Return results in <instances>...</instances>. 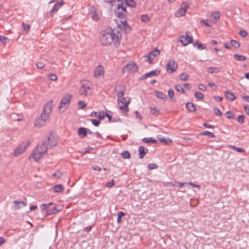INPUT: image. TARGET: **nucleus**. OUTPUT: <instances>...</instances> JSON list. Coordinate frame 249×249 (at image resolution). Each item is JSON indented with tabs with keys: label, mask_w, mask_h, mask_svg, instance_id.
<instances>
[{
	"label": "nucleus",
	"mask_w": 249,
	"mask_h": 249,
	"mask_svg": "<svg viewBox=\"0 0 249 249\" xmlns=\"http://www.w3.org/2000/svg\"><path fill=\"white\" fill-rule=\"evenodd\" d=\"M53 202L47 204H42L40 206V208L42 211L45 212V214L49 215L53 214L59 212L61 210H56V206H53Z\"/></svg>",
	"instance_id": "20e7f679"
},
{
	"label": "nucleus",
	"mask_w": 249,
	"mask_h": 249,
	"mask_svg": "<svg viewBox=\"0 0 249 249\" xmlns=\"http://www.w3.org/2000/svg\"><path fill=\"white\" fill-rule=\"evenodd\" d=\"M105 113H106V112H102V114L100 113L99 115H98V117L100 120H103L106 117Z\"/></svg>",
	"instance_id": "e2e57ef3"
},
{
	"label": "nucleus",
	"mask_w": 249,
	"mask_h": 249,
	"mask_svg": "<svg viewBox=\"0 0 249 249\" xmlns=\"http://www.w3.org/2000/svg\"><path fill=\"white\" fill-rule=\"evenodd\" d=\"M226 114L227 115V118L229 119H233L235 118L234 115L230 111H227Z\"/></svg>",
	"instance_id": "de8ad7c7"
},
{
	"label": "nucleus",
	"mask_w": 249,
	"mask_h": 249,
	"mask_svg": "<svg viewBox=\"0 0 249 249\" xmlns=\"http://www.w3.org/2000/svg\"><path fill=\"white\" fill-rule=\"evenodd\" d=\"M36 66L37 68H38L39 69H42L44 68L45 64H44V63H43L42 62H38L37 63H36Z\"/></svg>",
	"instance_id": "5fc2aeb1"
},
{
	"label": "nucleus",
	"mask_w": 249,
	"mask_h": 249,
	"mask_svg": "<svg viewBox=\"0 0 249 249\" xmlns=\"http://www.w3.org/2000/svg\"><path fill=\"white\" fill-rule=\"evenodd\" d=\"M198 88L201 90L206 91L207 89V87L203 85V84H200L198 86Z\"/></svg>",
	"instance_id": "13d9d810"
},
{
	"label": "nucleus",
	"mask_w": 249,
	"mask_h": 249,
	"mask_svg": "<svg viewBox=\"0 0 249 249\" xmlns=\"http://www.w3.org/2000/svg\"><path fill=\"white\" fill-rule=\"evenodd\" d=\"M125 2V4L128 6H131L132 7H134L135 6L136 3L134 0H124Z\"/></svg>",
	"instance_id": "f704fd0d"
},
{
	"label": "nucleus",
	"mask_w": 249,
	"mask_h": 249,
	"mask_svg": "<svg viewBox=\"0 0 249 249\" xmlns=\"http://www.w3.org/2000/svg\"><path fill=\"white\" fill-rule=\"evenodd\" d=\"M195 97L199 100H202L204 98V95L202 93L200 92L196 91L195 92Z\"/></svg>",
	"instance_id": "58836bf2"
},
{
	"label": "nucleus",
	"mask_w": 249,
	"mask_h": 249,
	"mask_svg": "<svg viewBox=\"0 0 249 249\" xmlns=\"http://www.w3.org/2000/svg\"><path fill=\"white\" fill-rule=\"evenodd\" d=\"M190 34V32L187 31L185 33V36H181L179 37V41L182 43L183 46H185L190 43H193V37L191 36H189Z\"/></svg>",
	"instance_id": "6e6552de"
},
{
	"label": "nucleus",
	"mask_w": 249,
	"mask_h": 249,
	"mask_svg": "<svg viewBox=\"0 0 249 249\" xmlns=\"http://www.w3.org/2000/svg\"><path fill=\"white\" fill-rule=\"evenodd\" d=\"M89 120L90 121H91L92 124H93V125H94L95 126H99V125L100 124V121H99V120H97L95 119H89Z\"/></svg>",
	"instance_id": "37998d69"
},
{
	"label": "nucleus",
	"mask_w": 249,
	"mask_h": 249,
	"mask_svg": "<svg viewBox=\"0 0 249 249\" xmlns=\"http://www.w3.org/2000/svg\"><path fill=\"white\" fill-rule=\"evenodd\" d=\"M186 108L190 112H194L196 111L195 105L192 102H188L185 105Z\"/></svg>",
	"instance_id": "b1692460"
},
{
	"label": "nucleus",
	"mask_w": 249,
	"mask_h": 249,
	"mask_svg": "<svg viewBox=\"0 0 249 249\" xmlns=\"http://www.w3.org/2000/svg\"><path fill=\"white\" fill-rule=\"evenodd\" d=\"M207 71L210 73H218L220 71V68L218 67H209Z\"/></svg>",
	"instance_id": "bb28decb"
},
{
	"label": "nucleus",
	"mask_w": 249,
	"mask_h": 249,
	"mask_svg": "<svg viewBox=\"0 0 249 249\" xmlns=\"http://www.w3.org/2000/svg\"><path fill=\"white\" fill-rule=\"evenodd\" d=\"M92 226H89L84 228V231L87 232H89L92 229Z\"/></svg>",
	"instance_id": "69168bd1"
},
{
	"label": "nucleus",
	"mask_w": 249,
	"mask_h": 249,
	"mask_svg": "<svg viewBox=\"0 0 249 249\" xmlns=\"http://www.w3.org/2000/svg\"><path fill=\"white\" fill-rule=\"evenodd\" d=\"M148 168L150 170L156 169L158 168V166L155 163H151L148 164Z\"/></svg>",
	"instance_id": "49530a36"
},
{
	"label": "nucleus",
	"mask_w": 249,
	"mask_h": 249,
	"mask_svg": "<svg viewBox=\"0 0 249 249\" xmlns=\"http://www.w3.org/2000/svg\"><path fill=\"white\" fill-rule=\"evenodd\" d=\"M158 140L160 142H162V143H167V140L166 139H165L164 138H158Z\"/></svg>",
	"instance_id": "338daca9"
},
{
	"label": "nucleus",
	"mask_w": 249,
	"mask_h": 249,
	"mask_svg": "<svg viewBox=\"0 0 249 249\" xmlns=\"http://www.w3.org/2000/svg\"><path fill=\"white\" fill-rule=\"evenodd\" d=\"M138 69V66L134 62H130L124 66L122 70L123 72H135Z\"/></svg>",
	"instance_id": "0eeeda50"
},
{
	"label": "nucleus",
	"mask_w": 249,
	"mask_h": 249,
	"mask_svg": "<svg viewBox=\"0 0 249 249\" xmlns=\"http://www.w3.org/2000/svg\"><path fill=\"white\" fill-rule=\"evenodd\" d=\"M175 88L176 89L178 92H180L182 93H184L185 92V91L184 89H183L182 87L179 85H176Z\"/></svg>",
	"instance_id": "a19ab883"
},
{
	"label": "nucleus",
	"mask_w": 249,
	"mask_h": 249,
	"mask_svg": "<svg viewBox=\"0 0 249 249\" xmlns=\"http://www.w3.org/2000/svg\"><path fill=\"white\" fill-rule=\"evenodd\" d=\"M87 106V104L82 101H79L78 102V107L79 109H83Z\"/></svg>",
	"instance_id": "c03bdc74"
},
{
	"label": "nucleus",
	"mask_w": 249,
	"mask_h": 249,
	"mask_svg": "<svg viewBox=\"0 0 249 249\" xmlns=\"http://www.w3.org/2000/svg\"><path fill=\"white\" fill-rule=\"evenodd\" d=\"M48 118L49 117L41 113L40 116L36 120L34 124L35 126L37 127L42 126L45 124V122Z\"/></svg>",
	"instance_id": "1a4fd4ad"
},
{
	"label": "nucleus",
	"mask_w": 249,
	"mask_h": 249,
	"mask_svg": "<svg viewBox=\"0 0 249 249\" xmlns=\"http://www.w3.org/2000/svg\"><path fill=\"white\" fill-rule=\"evenodd\" d=\"M159 113V111H158L156 107H151L150 108V113L154 115L158 114Z\"/></svg>",
	"instance_id": "864d4df0"
},
{
	"label": "nucleus",
	"mask_w": 249,
	"mask_h": 249,
	"mask_svg": "<svg viewBox=\"0 0 249 249\" xmlns=\"http://www.w3.org/2000/svg\"><path fill=\"white\" fill-rule=\"evenodd\" d=\"M104 74V68L103 66H98L95 70L94 75L97 77Z\"/></svg>",
	"instance_id": "f3484780"
},
{
	"label": "nucleus",
	"mask_w": 249,
	"mask_h": 249,
	"mask_svg": "<svg viewBox=\"0 0 249 249\" xmlns=\"http://www.w3.org/2000/svg\"><path fill=\"white\" fill-rule=\"evenodd\" d=\"M57 144V142L53 135H51L38 144L34 150L31 157L36 161H38L45 155L49 148H52Z\"/></svg>",
	"instance_id": "f257e3e1"
},
{
	"label": "nucleus",
	"mask_w": 249,
	"mask_h": 249,
	"mask_svg": "<svg viewBox=\"0 0 249 249\" xmlns=\"http://www.w3.org/2000/svg\"><path fill=\"white\" fill-rule=\"evenodd\" d=\"M155 93L157 98L164 100H166L167 99L166 95L161 91H155Z\"/></svg>",
	"instance_id": "a878e982"
},
{
	"label": "nucleus",
	"mask_w": 249,
	"mask_h": 249,
	"mask_svg": "<svg viewBox=\"0 0 249 249\" xmlns=\"http://www.w3.org/2000/svg\"><path fill=\"white\" fill-rule=\"evenodd\" d=\"M87 128L81 127L78 129L77 133L80 138H83L87 136Z\"/></svg>",
	"instance_id": "aec40b11"
},
{
	"label": "nucleus",
	"mask_w": 249,
	"mask_h": 249,
	"mask_svg": "<svg viewBox=\"0 0 249 249\" xmlns=\"http://www.w3.org/2000/svg\"><path fill=\"white\" fill-rule=\"evenodd\" d=\"M160 53V51L157 49L155 48L152 51L150 52L147 55L145 56L147 58L149 63H151L155 57L159 55Z\"/></svg>",
	"instance_id": "ddd939ff"
},
{
	"label": "nucleus",
	"mask_w": 249,
	"mask_h": 249,
	"mask_svg": "<svg viewBox=\"0 0 249 249\" xmlns=\"http://www.w3.org/2000/svg\"><path fill=\"white\" fill-rule=\"evenodd\" d=\"M142 141L145 143L152 142V143H156L157 142L156 140L150 138H144L142 139Z\"/></svg>",
	"instance_id": "2f4dec72"
},
{
	"label": "nucleus",
	"mask_w": 249,
	"mask_h": 249,
	"mask_svg": "<svg viewBox=\"0 0 249 249\" xmlns=\"http://www.w3.org/2000/svg\"><path fill=\"white\" fill-rule=\"evenodd\" d=\"M168 94L170 98L173 99L175 94H174V92L172 89H169V90L168 91Z\"/></svg>",
	"instance_id": "4d7b16f0"
},
{
	"label": "nucleus",
	"mask_w": 249,
	"mask_h": 249,
	"mask_svg": "<svg viewBox=\"0 0 249 249\" xmlns=\"http://www.w3.org/2000/svg\"><path fill=\"white\" fill-rule=\"evenodd\" d=\"M117 8L115 11L116 16L119 18H126L127 10L126 7L124 5L122 0H118Z\"/></svg>",
	"instance_id": "39448f33"
},
{
	"label": "nucleus",
	"mask_w": 249,
	"mask_h": 249,
	"mask_svg": "<svg viewBox=\"0 0 249 249\" xmlns=\"http://www.w3.org/2000/svg\"><path fill=\"white\" fill-rule=\"evenodd\" d=\"M233 57L237 61H245L247 59L245 56L238 54H234Z\"/></svg>",
	"instance_id": "c85d7f7f"
},
{
	"label": "nucleus",
	"mask_w": 249,
	"mask_h": 249,
	"mask_svg": "<svg viewBox=\"0 0 249 249\" xmlns=\"http://www.w3.org/2000/svg\"><path fill=\"white\" fill-rule=\"evenodd\" d=\"M72 99V95L71 94H67L65 95L61 100L58 106L60 111L63 112L67 108L68 105L71 103Z\"/></svg>",
	"instance_id": "423d86ee"
},
{
	"label": "nucleus",
	"mask_w": 249,
	"mask_h": 249,
	"mask_svg": "<svg viewBox=\"0 0 249 249\" xmlns=\"http://www.w3.org/2000/svg\"><path fill=\"white\" fill-rule=\"evenodd\" d=\"M245 118V116L244 115H240L237 117V121L239 122V124H242L244 123Z\"/></svg>",
	"instance_id": "ea45409f"
},
{
	"label": "nucleus",
	"mask_w": 249,
	"mask_h": 249,
	"mask_svg": "<svg viewBox=\"0 0 249 249\" xmlns=\"http://www.w3.org/2000/svg\"><path fill=\"white\" fill-rule=\"evenodd\" d=\"M213 110L217 116H221L222 115V112L218 108L214 107Z\"/></svg>",
	"instance_id": "8fccbe9b"
},
{
	"label": "nucleus",
	"mask_w": 249,
	"mask_h": 249,
	"mask_svg": "<svg viewBox=\"0 0 249 249\" xmlns=\"http://www.w3.org/2000/svg\"><path fill=\"white\" fill-rule=\"evenodd\" d=\"M194 47H197L199 50H202L206 49V46L198 42H196L193 44Z\"/></svg>",
	"instance_id": "7c9ffc66"
},
{
	"label": "nucleus",
	"mask_w": 249,
	"mask_h": 249,
	"mask_svg": "<svg viewBox=\"0 0 249 249\" xmlns=\"http://www.w3.org/2000/svg\"><path fill=\"white\" fill-rule=\"evenodd\" d=\"M157 74L156 72V70L152 71H151L149 72H147L143 75H142L141 79L142 80H144L146 79L148 77L154 76H157Z\"/></svg>",
	"instance_id": "5701e85b"
},
{
	"label": "nucleus",
	"mask_w": 249,
	"mask_h": 249,
	"mask_svg": "<svg viewBox=\"0 0 249 249\" xmlns=\"http://www.w3.org/2000/svg\"><path fill=\"white\" fill-rule=\"evenodd\" d=\"M200 23L205 24V25L208 27H210L211 26V25H210L206 20L204 19H202L200 21Z\"/></svg>",
	"instance_id": "774afa93"
},
{
	"label": "nucleus",
	"mask_w": 249,
	"mask_h": 249,
	"mask_svg": "<svg viewBox=\"0 0 249 249\" xmlns=\"http://www.w3.org/2000/svg\"><path fill=\"white\" fill-rule=\"evenodd\" d=\"M200 134L201 135H203V136H207L209 138H214L215 137L213 133L209 132L208 131H207V130L201 132L200 133Z\"/></svg>",
	"instance_id": "c756f323"
},
{
	"label": "nucleus",
	"mask_w": 249,
	"mask_h": 249,
	"mask_svg": "<svg viewBox=\"0 0 249 249\" xmlns=\"http://www.w3.org/2000/svg\"><path fill=\"white\" fill-rule=\"evenodd\" d=\"M62 176V173H60L59 171H56L53 174V176L56 178H59Z\"/></svg>",
	"instance_id": "052dcab7"
},
{
	"label": "nucleus",
	"mask_w": 249,
	"mask_h": 249,
	"mask_svg": "<svg viewBox=\"0 0 249 249\" xmlns=\"http://www.w3.org/2000/svg\"><path fill=\"white\" fill-rule=\"evenodd\" d=\"M121 156L124 159H129L130 158V154L127 151H125L121 153Z\"/></svg>",
	"instance_id": "c9c22d12"
},
{
	"label": "nucleus",
	"mask_w": 249,
	"mask_h": 249,
	"mask_svg": "<svg viewBox=\"0 0 249 249\" xmlns=\"http://www.w3.org/2000/svg\"><path fill=\"white\" fill-rule=\"evenodd\" d=\"M7 40H9V39L7 37L3 36H0V41L1 42L6 44Z\"/></svg>",
	"instance_id": "3c124183"
},
{
	"label": "nucleus",
	"mask_w": 249,
	"mask_h": 249,
	"mask_svg": "<svg viewBox=\"0 0 249 249\" xmlns=\"http://www.w3.org/2000/svg\"><path fill=\"white\" fill-rule=\"evenodd\" d=\"M225 96L227 99L230 101H233L236 98L234 93L230 90H226L225 91Z\"/></svg>",
	"instance_id": "412c9836"
},
{
	"label": "nucleus",
	"mask_w": 249,
	"mask_h": 249,
	"mask_svg": "<svg viewBox=\"0 0 249 249\" xmlns=\"http://www.w3.org/2000/svg\"><path fill=\"white\" fill-rule=\"evenodd\" d=\"M138 152H139V158L141 159H142L144 157L145 155L147 153L148 149L147 148H145L143 146H140L139 147Z\"/></svg>",
	"instance_id": "dca6fc26"
},
{
	"label": "nucleus",
	"mask_w": 249,
	"mask_h": 249,
	"mask_svg": "<svg viewBox=\"0 0 249 249\" xmlns=\"http://www.w3.org/2000/svg\"><path fill=\"white\" fill-rule=\"evenodd\" d=\"M53 105V102L52 100H50L49 102H48L45 105L42 113L49 117L52 112Z\"/></svg>",
	"instance_id": "f8f14e48"
},
{
	"label": "nucleus",
	"mask_w": 249,
	"mask_h": 249,
	"mask_svg": "<svg viewBox=\"0 0 249 249\" xmlns=\"http://www.w3.org/2000/svg\"><path fill=\"white\" fill-rule=\"evenodd\" d=\"M26 146H23V145L18 146L15 150L14 155L15 156H18L21 154L25 151Z\"/></svg>",
	"instance_id": "4be33fe9"
},
{
	"label": "nucleus",
	"mask_w": 249,
	"mask_h": 249,
	"mask_svg": "<svg viewBox=\"0 0 249 249\" xmlns=\"http://www.w3.org/2000/svg\"><path fill=\"white\" fill-rule=\"evenodd\" d=\"M231 147L233 150H234L235 151H236L238 152L243 153V152H245L244 149H243V148L237 147L235 146H231Z\"/></svg>",
	"instance_id": "09e8293b"
},
{
	"label": "nucleus",
	"mask_w": 249,
	"mask_h": 249,
	"mask_svg": "<svg viewBox=\"0 0 249 249\" xmlns=\"http://www.w3.org/2000/svg\"><path fill=\"white\" fill-rule=\"evenodd\" d=\"M188 7V5L184 2H183L181 5V7L177 11L176 13V16L179 18L181 16H184L187 11Z\"/></svg>",
	"instance_id": "4468645a"
},
{
	"label": "nucleus",
	"mask_w": 249,
	"mask_h": 249,
	"mask_svg": "<svg viewBox=\"0 0 249 249\" xmlns=\"http://www.w3.org/2000/svg\"><path fill=\"white\" fill-rule=\"evenodd\" d=\"M101 35L102 36L100 37V40L102 45L107 46L110 44L112 42L115 46L119 44V36L113 31H111L110 32H105L104 31L102 32Z\"/></svg>",
	"instance_id": "7ed1b4c3"
},
{
	"label": "nucleus",
	"mask_w": 249,
	"mask_h": 249,
	"mask_svg": "<svg viewBox=\"0 0 249 249\" xmlns=\"http://www.w3.org/2000/svg\"><path fill=\"white\" fill-rule=\"evenodd\" d=\"M231 43L232 46L236 49L240 47V43L235 40L231 39Z\"/></svg>",
	"instance_id": "e433bc0d"
},
{
	"label": "nucleus",
	"mask_w": 249,
	"mask_h": 249,
	"mask_svg": "<svg viewBox=\"0 0 249 249\" xmlns=\"http://www.w3.org/2000/svg\"><path fill=\"white\" fill-rule=\"evenodd\" d=\"M120 18L121 19L120 22L121 23V24H118V26L119 27H120L121 28H122L123 27L125 30H127V29H130V27H129L127 23L126 18Z\"/></svg>",
	"instance_id": "6ab92c4d"
},
{
	"label": "nucleus",
	"mask_w": 249,
	"mask_h": 249,
	"mask_svg": "<svg viewBox=\"0 0 249 249\" xmlns=\"http://www.w3.org/2000/svg\"><path fill=\"white\" fill-rule=\"evenodd\" d=\"M48 77L52 81H55L57 79V76L54 74H49L48 75Z\"/></svg>",
	"instance_id": "6e6d98bb"
},
{
	"label": "nucleus",
	"mask_w": 249,
	"mask_h": 249,
	"mask_svg": "<svg viewBox=\"0 0 249 249\" xmlns=\"http://www.w3.org/2000/svg\"><path fill=\"white\" fill-rule=\"evenodd\" d=\"M63 1L62 0L61 2H58L53 6V8L51 10L50 13L53 15L58 11V10L63 5Z\"/></svg>",
	"instance_id": "a211bd4d"
},
{
	"label": "nucleus",
	"mask_w": 249,
	"mask_h": 249,
	"mask_svg": "<svg viewBox=\"0 0 249 249\" xmlns=\"http://www.w3.org/2000/svg\"><path fill=\"white\" fill-rule=\"evenodd\" d=\"M239 35H240V36L241 37H245L247 36L248 35V33L245 30H241L239 32Z\"/></svg>",
	"instance_id": "603ef678"
},
{
	"label": "nucleus",
	"mask_w": 249,
	"mask_h": 249,
	"mask_svg": "<svg viewBox=\"0 0 249 249\" xmlns=\"http://www.w3.org/2000/svg\"><path fill=\"white\" fill-rule=\"evenodd\" d=\"M141 19L142 22H147L149 20V18L147 15H143L141 16Z\"/></svg>",
	"instance_id": "a18cd8bd"
},
{
	"label": "nucleus",
	"mask_w": 249,
	"mask_h": 249,
	"mask_svg": "<svg viewBox=\"0 0 249 249\" xmlns=\"http://www.w3.org/2000/svg\"><path fill=\"white\" fill-rule=\"evenodd\" d=\"M180 79L182 81H187L189 78V75L183 72L179 75Z\"/></svg>",
	"instance_id": "72a5a7b5"
},
{
	"label": "nucleus",
	"mask_w": 249,
	"mask_h": 249,
	"mask_svg": "<svg viewBox=\"0 0 249 249\" xmlns=\"http://www.w3.org/2000/svg\"><path fill=\"white\" fill-rule=\"evenodd\" d=\"M118 87L120 89V90H119L116 94L118 97V104L121 103L123 105V106H120V109L122 112L126 113L129 111L128 105L129 104L131 99L128 97L126 98L124 97V91L125 90V86L122 85L118 86Z\"/></svg>",
	"instance_id": "f03ea898"
},
{
	"label": "nucleus",
	"mask_w": 249,
	"mask_h": 249,
	"mask_svg": "<svg viewBox=\"0 0 249 249\" xmlns=\"http://www.w3.org/2000/svg\"><path fill=\"white\" fill-rule=\"evenodd\" d=\"M212 16L216 21H217L220 18V14L218 11H214L212 13Z\"/></svg>",
	"instance_id": "473e14b6"
},
{
	"label": "nucleus",
	"mask_w": 249,
	"mask_h": 249,
	"mask_svg": "<svg viewBox=\"0 0 249 249\" xmlns=\"http://www.w3.org/2000/svg\"><path fill=\"white\" fill-rule=\"evenodd\" d=\"M114 184V181L113 179H112L111 181H109L107 183V187L108 188H111L112 186H113Z\"/></svg>",
	"instance_id": "680f3d73"
},
{
	"label": "nucleus",
	"mask_w": 249,
	"mask_h": 249,
	"mask_svg": "<svg viewBox=\"0 0 249 249\" xmlns=\"http://www.w3.org/2000/svg\"><path fill=\"white\" fill-rule=\"evenodd\" d=\"M244 108L246 113L249 115V106L248 105H244Z\"/></svg>",
	"instance_id": "0e129e2a"
},
{
	"label": "nucleus",
	"mask_w": 249,
	"mask_h": 249,
	"mask_svg": "<svg viewBox=\"0 0 249 249\" xmlns=\"http://www.w3.org/2000/svg\"><path fill=\"white\" fill-rule=\"evenodd\" d=\"M22 29L27 33L30 29V26L29 24L23 22L22 24Z\"/></svg>",
	"instance_id": "4c0bfd02"
},
{
	"label": "nucleus",
	"mask_w": 249,
	"mask_h": 249,
	"mask_svg": "<svg viewBox=\"0 0 249 249\" xmlns=\"http://www.w3.org/2000/svg\"><path fill=\"white\" fill-rule=\"evenodd\" d=\"M14 203L15 204L14 206V208L16 210H18L21 208V205H22L23 207H25L27 206V200L26 198H25L22 201L15 200L14 201Z\"/></svg>",
	"instance_id": "2eb2a0df"
},
{
	"label": "nucleus",
	"mask_w": 249,
	"mask_h": 249,
	"mask_svg": "<svg viewBox=\"0 0 249 249\" xmlns=\"http://www.w3.org/2000/svg\"><path fill=\"white\" fill-rule=\"evenodd\" d=\"M105 115L106 117L108 118L109 122H115V121L114 120V119L112 120V117L110 114L106 113H105Z\"/></svg>",
	"instance_id": "bf43d9fd"
},
{
	"label": "nucleus",
	"mask_w": 249,
	"mask_h": 249,
	"mask_svg": "<svg viewBox=\"0 0 249 249\" xmlns=\"http://www.w3.org/2000/svg\"><path fill=\"white\" fill-rule=\"evenodd\" d=\"M63 189L64 188L61 184H57L53 187V191L55 193H60Z\"/></svg>",
	"instance_id": "cd10ccee"
},
{
	"label": "nucleus",
	"mask_w": 249,
	"mask_h": 249,
	"mask_svg": "<svg viewBox=\"0 0 249 249\" xmlns=\"http://www.w3.org/2000/svg\"><path fill=\"white\" fill-rule=\"evenodd\" d=\"M90 89V86L88 83L82 84L79 90L80 94L81 95H85L86 96L90 95L91 94Z\"/></svg>",
	"instance_id": "9b49d317"
},
{
	"label": "nucleus",
	"mask_w": 249,
	"mask_h": 249,
	"mask_svg": "<svg viewBox=\"0 0 249 249\" xmlns=\"http://www.w3.org/2000/svg\"><path fill=\"white\" fill-rule=\"evenodd\" d=\"M178 65L174 60H170L166 65V69L167 71L172 73L174 72L178 68Z\"/></svg>",
	"instance_id": "9d476101"
},
{
	"label": "nucleus",
	"mask_w": 249,
	"mask_h": 249,
	"mask_svg": "<svg viewBox=\"0 0 249 249\" xmlns=\"http://www.w3.org/2000/svg\"><path fill=\"white\" fill-rule=\"evenodd\" d=\"M125 215V213L123 212H120L118 213L117 222L120 223L121 221V218Z\"/></svg>",
	"instance_id": "79ce46f5"
},
{
	"label": "nucleus",
	"mask_w": 249,
	"mask_h": 249,
	"mask_svg": "<svg viewBox=\"0 0 249 249\" xmlns=\"http://www.w3.org/2000/svg\"><path fill=\"white\" fill-rule=\"evenodd\" d=\"M10 118L12 119V121H20L22 120V117L20 116L18 114L15 113H12L10 115Z\"/></svg>",
	"instance_id": "393cba45"
}]
</instances>
